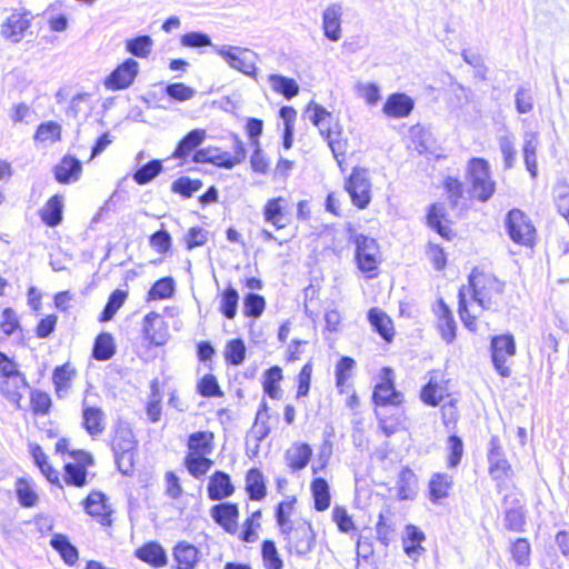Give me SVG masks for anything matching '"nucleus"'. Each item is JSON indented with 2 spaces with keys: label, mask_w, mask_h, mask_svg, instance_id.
Wrapping results in <instances>:
<instances>
[{
  "label": "nucleus",
  "mask_w": 569,
  "mask_h": 569,
  "mask_svg": "<svg viewBox=\"0 0 569 569\" xmlns=\"http://www.w3.org/2000/svg\"><path fill=\"white\" fill-rule=\"evenodd\" d=\"M234 491L231 479L223 471H216L208 483V496L211 500H222L230 497Z\"/></svg>",
  "instance_id": "5701e85b"
},
{
  "label": "nucleus",
  "mask_w": 569,
  "mask_h": 569,
  "mask_svg": "<svg viewBox=\"0 0 569 569\" xmlns=\"http://www.w3.org/2000/svg\"><path fill=\"white\" fill-rule=\"evenodd\" d=\"M346 190L355 206L360 209L366 208L371 200V183L367 170L361 168L353 169L346 182Z\"/></svg>",
  "instance_id": "1a4fd4ad"
},
{
  "label": "nucleus",
  "mask_w": 569,
  "mask_h": 569,
  "mask_svg": "<svg viewBox=\"0 0 569 569\" xmlns=\"http://www.w3.org/2000/svg\"><path fill=\"white\" fill-rule=\"evenodd\" d=\"M50 545L59 552L68 566H73L78 561V549L69 541L67 536L61 533L53 535Z\"/></svg>",
  "instance_id": "72a5a7b5"
},
{
  "label": "nucleus",
  "mask_w": 569,
  "mask_h": 569,
  "mask_svg": "<svg viewBox=\"0 0 569 569\" xmlns=\"http://www.w3.org/2000/svg\"><path fill=\"white\" fill-rule=\"evenodd\" d=\"M355 360L348 356L342 357L336 366V385L340 392H343V386L349 379L355 368Z\"/></svg>",
  "instance_id": "4d7b16f0"
},
{
  "label": "nucleus",
  "mask_w": 569,
  "mask_h": 569,
  "mask_svg": "<svg viewBox=\"0 0 569 569\" xmlns=\"http://www.w3.org/2000/svg\"><path fill=\"white\" fill-rule=\"evenodd\" d=\"M116 352L113 338L110 333H100L94 341L92 356L99 361L109 360Z\"/></svg>",
  "instance_id": "a19ab883"
},
{
  "label": "nucleus",
  "mask_w": 569,
  "mask_h": 569,
  "mask_svg": "<svg viewBox=\"0 0 569 569\" xmlns=\"http://www.w3.org/2000/svg\"><path fill=\"white\" fill-rule=\"evenodd\" d=\"M82 164L80 160L71 156H64L53 168L56 180L61 184H69L80 179Z\"/></svg>",
  "instance_id": "6ab92c4d"
},
{
  "label": "nucleus",
  "mask_w": 569,
  "mask_h": 569,
  "mask_svg": "<svg viewBox=\"0 0 569 569\" xmlns=\"http://www.w3.org/2000/svg\"><path fill=\"white\" fill-rule=\"evenodd\" d=\"M14 489L18 501L22 507L30 508L37 503L38 495L24 478H19L16 481Z\"/></svg>",
  "instance_id": "a18cd8bd"
},
{
  "label": "nucleus",
  "mask_w": 569,
  "mask_h": 569,
  "mask_svg": "<svg viewBox=\"0 0 569 569\" xmlns=\"http://www.w3.org/2000/svg\"><path fill=\"white\" fill-rule=\"evenodd\" d=\"M213 49L230 68L246 76L256 77L258 54L254 51L237 46H213Z\"/></svg>",
  "instance_id": "423d86ee"
},
{
  "label": "nucleus",
  "mask_w": 569,
  "mask_h": 569,
  "mask_svg": "<svg viewBox=\"0 0 569 569\" xmlns=\"http://www.w3.org/2000/svg\"><path fill=\"white\" fill-rule=\"evenodd\" d=\"M139 72V63L128 58L118 66L104 80L103 84L109 90H122L129 88Z\"/></svg>",
  "instance_id": "9b49d317"
},
{
  "label": "nucleus",
  "mask_w": 569,
  "mask_h": 569,
  "mask_svg": "<svg viewBox=\"0 0 569 569\" xmlns=\"http://www.w3.org/2000/svg\"><path fill=\"white\" fill-rule=\"evenodd\" d=\"M213 447V433L208 431H197L189 436V455L206 456L211 453Z\"/></svg>",
  "instance_id": "f704fd0d"
},
{
  "label": "nucleus",
  "mask_w": 569,
  "mask_h": 569,
  "mask_svg": "<svg viewBox=\"0 0 569 569\" xmlns=\"http://www.w3.org/2000/svg\"><path fill=\"white\" fill-rule=\"evenodd\" d=\"M445 218V208L442 204L433 203L430 206L427 220L428 224L435 229L441 237L449 239L451 230L442 223Z\"/></svg>",
  "instance_id": "37998d69"
},
{
  "label": "nucleus",
  "mask_w": 569,
  "mask_h": 569,
  "mask_svg": "<svg viewBox=\"0 0 569 569\" xmlns=\"http://www.w3.org/2000/svg\"><path fill=\"white\" fill-rule=\"evenodd\" d=\"M284 203L286 199L282 197L272 198L267 201L263 208L264 220L273 224L277 229H282L288 224V222L284 221Z\"/></svg>",
  "instance_id": "7c9ffc66"
},
{
  "label": "nucleus",
  "mask_w": 569,
  "mask_h": 569,
  "mask_svg": "<svg viewBox=\"0 0 569 569\" xmlns=\"http://www.w3.org/2000/svg\"><path fill=\"white\" fill-rule=\"evenodd\" d=\"M192 160L196 163H212L224 169H232L229 152L221 151L217 147H207L196 150Z\"/></svg>",
  "instance_id": "393cba45"
},
{
  "label": "nucleus",
  "mask_w": 569,
  "mask_h": 569,
  "mask_svg": "<svg viewBox=\"0 0 569 569\" xmlns=\"http://www.w3.org/2000/svg\"><path fill=\"white\" fill-rule=\"evenodd\" d=\"M305 116L318 128L319 133L325 139H329L333 136L332 126L335 123V117L326 108L311 101L305 110Z\"/></svg>",
  "instance_id": "ddd939ff"
},
{
  "label": "nucleus",
  "mask_w": 569,
  "mask_h": 569,
  "mask_svg": "<svg viewBox=\"0 0 569 569\" xmlns=\"http://www.w3.org/2000/svg\"><path fill=\"white\" fill-rule=\"evenodd\" d=\"M511 553L518 565H528L530 559V545L528 540L523 538L517 539L511 547Z\"/></svg>",
  "instance_id": "774afa93"
},
{
  "label": "nucleus",
  "mask_w": 569,
  "mask_h": 569,
  "mask_svg": "<svg viewBox=\"0 0 569 569\" xmlns=\"http://www.w3.org/2000/svg\"><path fill=\"white\" fill-rule=\"evenodd\" d=\"M137 558L153 566L163 567L167 565V553L158 542H148L136 551Z\"/></svg>",
  "instance_id": "2f4dec72"
},
{
  "label": "nucleus",
  "mask_w": 569,
  "mask_h": 569,
  "mask_svg": "<svg viewBox=\"0 0 569 569\" xmlns=\"http://www.w3.org/2000/svg\"><path fill=\"white\" fill-rule=\"evenodd\" d=\"M164 91L169 98L179 102L191 100L196 96V90L182 82L170 83Z\"/></svg>",
  "instance_id": "052dcab7"
},
{
  "label": "nucleus",
  "mask_w": 569,
  "mask_h": 569,
  "mask_svg": "<svg viewBox=\"0 0 569 569\" xmlns=\"http://www.w3.org/2000/svg\"><path fill=\"white\" fill-rule=\"evenodd\" d=\"M452 486V478L446 473H436L429 482L430 500L438 502L440 499L446 498Z\"/></svg>",
  "instance_id": "58836bf2"
},
{
  "label": "nucleus",
  "mask_w": 569,
  "mask_h": 569,
  "mask_svg": "<svg viewBox=\"0 0 569 569\" xmlns=\"http://www.w3.org/2000/svg\"><path fill=\"white\" fill-rule=\"evenodd\" d=\"M491 359L495 369L502 377H509L510 367L507 365L509 358L516 355V343L513 336L500 335L491 339Z\"/></svg>",
  "instance_id": "6e6552de"
},
{
  "label": "nucleus",
  "mask_w": 569,
  "mask_h": 569,
  "mask_svg": "<svg viewBox=\"0 0 569 569\" xmlns=\"http://www.w3.org/2000/svg\"><path fill=\"white\" fill-rule=\"evenodd\" d=\"M436 312L438 316V329L441 338L447 343H451L456 338L457 326L449 307L442 299L439 300Z\"/></svg>",
  "instance_id": "a878e982"
},
{
  "label": "nucleus",
  "mask_w": 569,
  "mask_h": 569,
  "mask_svg": "<svg viewBox=\"0 0 569 569\" xmlns=\"http://www.w3.org/2000/svg\"><path fill=\"white\" fill-rule=\"evenodd\" d=\"M516 109L519 113H528L533 109V97L530 89L519 87L515 94Z\"/></svg>",
  "instance_id": "338daca9"
},
{
  "label": "nucleus",
  "mask_w": 569,
  "mask_h": 569,
  "mask_svg": "<svg viewBox=\"0 0 569 569\" xmlns=\"http://www.w3.org/2000/svg\"><path fill=\"white\" fill-rule=\"evenodd\" d=\"M368 320L375 331H377L382 339L390 342L393 338V326L391 319L386 312L378 308H371L368 312Z\"/></svg>",
  "instance_id": "c756f323"
},
{
  "label": "nucleus",
  "mask_w": 569,
  "mask_h": 569,
  "mask_svg": "<svg viewBox=\"0 0 569 569\" xmlns=\"http://www.w3.org/2000/svg\"><path fill=\"white\" fill-rule=\"evenodd\" d=\"M489 473L496 481H505L512 475V469L505 456L488 459Z\"/></svg>",
  "instance_id": "09e8293b"
},
{
  "label": "nucleus",
  "mask_w": 569,
  "mask_h": 569,
  "mask_svg": "<svg viewBox=\"0 0 569 569\" xmlns=\"http://www.w3.org/2000/svg\"><path fill=\"white\" fill-rule=\"evenodd\" d=\"M111 447L119 471L123 475H130L134 466L137 440L128 422L123 420L116 422Z\"/></svg>",
  "instance_id": "f03ea898"
},
{
  "label": "nucleus",
  "mask_w": 569,
  "mask_h": 569,
  "mask_svg": "<svg viewBox=\"0 0 569 569\" xmlns=\"http://www.w3.org/2000/svg\"><path fill=\"white\" fill-rule=\"evenodd\" d=\"M86 511L96 517L97 520L106 526L111 523V510L106 503V497L101 492H91L84 500Z\"/></svg>",
  "instance_id": "b1692460"
},
{
  "label": "nucleus",
  "mask_w": 569,
  "mask_h": 569,
  "mask_svg": "<svg viewBox=\"0 0 569 569\" xmlns=\"http://www.w3.org/2000/svg\"><path fill=\"white\" fill-rule=\"evenodd\" d=\"M31 409L36 415H47L50 411L52 401L49 393L40 390H34L30 396Z\"/></svg>",
  "instance_id": "e2e57ef3"
},
{
  "label": "nucleus",
  "mask_w": 569,
  "mask_h": 569,
  "mask_svg": "<svg viewBox=\"0 0 569 569\" xmlns=\"http://www.w3.org/2000/svg\"><path fill=\"white\" fill-rule=\"evenodd\" d=\"M162 168L160 160H151L133 173V180L138 184H147L160 174Z\"/></svg>",
  "instance_id": "de8ad7c7"
},
{
  "label": "nucleus",
  "mask_w": 569,
  "mask_h": 569,
  "mask_svg": "<svg viewBox=\"0 0 569 569\" xmlns=\"http://www.w3.org/2000/svg\"><path fill=\"white\" fill-rule=\"evenodd\" d=\"M82 427L91 437L101 435L106 427V415L101 408L82 401Z\"/></svg>",
  "instance_id": "a211bd4d"
},
{
  "label": "nucleus",
  "mask_w": 569,
  "mask_h": 569,
  "mask_svg": "<svg viewBox=\"0 0 569 569\" xmlns=\"http://www.w3.org/2000/svg\"><path fill=\"white\" fill-rule=\"evenodd\" d=\"M30 27V19L26 13L13 12L1 24L0 33L7 40L17 43L21 41Z\"/></svg>",
  "instance_id": "2eb2a0df"
},
{
  "label": "nucleus",
  "mask_w": 569,
  "mask_h": 569,
  "mask_svg": "<svg viewBox=\"0 0 569 569\" xmlns=\"http://www.w3.org/2000/svg\"><path fill=\"white\" fill-rule=\"evenodd\" d=\"M64 481L68 485L83 487L87 483V470L83 466L68 462L64 466Z\"/></svg>",
  "instance_id": "5fc2aeb1"
},
{
  "label": "nucleus",
  "mask_w": 569,
  "mask_h": 569,
  "mask_svg": "<svg viewBox=\"0 0 569 569\" xmlns=\"http://www.w3.org/2000/svg\"><path fill=\"white\" fill-rule=\"evenodd\" d=\"M415 102L406 93H392L387 98L382 108L383 113L389 118H405L413 110Z\"/></svg>",
  "instance_id": "aec40b11"
},
{
  "label": "nucleus",
  "mask_w": 569,
  "mask_h": 569,
  "mask_svg": "<svg viewBox=\"0 0 569 569\" xmlns=\"http://www.w3.org/2000/svg\"><path fill=\"white\" fill-rule=\"evenodd\" d=\"M312 456V449L308 443L295 442L284 452V462L291 472L305 469Z\"/></svg>",
  "instance_id": "f3484780"
},
{
  "label": "nucleus",
  "mask_w": 569,
  "mask_h": 569,
  "mask_svg": "<svg viewBox=\"0 0 569 569\" xmlns=\"http://www.w3.org/2000/svg\"><path fill=\"white\" fill-rule=\"evenodd\" d=\"M224 357L226 360L233 366L241 365L246 357L244 342L241 339L229 341L226 347Z\"/></svg>",
  "instance_id": "13d9d810"
},
{
  "label": "nucleus",
  "mask_w": 569,
  "mask_h": 569,
  "mask_svg": "<svg viewBox=\"0 0 569 569\" xmlns=\"http://www.w3.org/2000/svg\"><path fill=\"white\" fill-rule=\"evenodd\" d=\"M356 261L362 272H371L379 264V246L373 238L363 234L355 237Z\"/></svg>",
  "instance_id": "9d476101"
},
{
  "label": "nucleus",
  "mask_w": 569,
  "mask_h": 569,
  "mask_svg": "<svg viewBox=\"0 0 569 569\" xmlns=\"http://www.w3.org/2000/svg\"><path fill=\"white\" fill-rule=\"evenodd\" d=\"M506 228L510 239L521 246H531L536 229L529 217L519 209H512L506 217Z\"/></svg>",
  "instance_id": "0eeeda50"
},
{
  "label": "nucleus",
  "mask_w": 569,
  "mask_h": 569,
  "mask_svg": "<svg viewBox=\"0 0 569 569\" xmlns=\"http://www.w3.org/2000/svg\"><path fill=\"white\" fill-rule=\"evenodd\" d=\"M61 127L54 121L41 123L34 134V139L40 142L53 143L60 140Z\"/></svg>",
  "instance_id": "603ef678"
},
{
  "label": "nucleus",
  "mask_w": 569,
  "mask_h": 569,
  "mask_svg": "<svg viewBox=\"0 0 569 569\" xmlns=\"http://www.w3.org/2000/svg\"><path fill=\"white\" fill-rule=\"evenodd\" d=\"M74 375V369L69 365L59 366L54 369L52 380L58 398L62 399L68 395Z\"/></svg>",
  "instance_id": "c9c22d12"
},
{
  "label": "nucleus",
  "mask_w": 569,
  "mask_h": 569,
  "mask_svg": "<svg viewBox=\"0 0 569 569\" xmlns=\"http://www.w3.org/2000/svg\"><path fill=\"white\" fill-rule=\"evenodd\" d=\"M343 8L340 3H330L322 12V30L325 37L338 42L342 38L341 18Z\"/></svg>",
  "instance_id": "f8f14e48"
},
{
  "label": "nucleus",
  "mask_w": 569,
  "mask_h": 569,
  "mask_svg": "<svg viewBox=\"0 0 569 569\" xmlns=\"http://www.w3.org/2000/svg\"><path fill=\"white\" fill-rule=\"evenodd\" d=\"M127 296H128L127 292L123 290H119V289L114 290L110 295L108 302H107L103 311L101 312L100 321H102V322L110 321L113 318V316L117 313V311L124 303Z\"/></svg>",
  "instance_id": "8fccbe9b"
},
{
  "label": "nucleus",
  "mask_w": 569,
  "mask_h": 569,
  "mask_svg": "<svg viewBox=\"0 0 569 569\" xmlns=\"http://www.w3.org/2000/svg\"><path fill=\"white\" fill-rule=\"evenodd\" d=\"M448 467L456 468L463 455V442L458 436H450L448 439Z\"/></svg>",
  "instance_id": "69168bd1"
},
{
  "label": "nucleus",
  "mask_w": 569,
  "mask_h": 569,
  "mask_svg": "<svg viewBox=\"0 0 569 569\" xmlns=\"http://www.w3.org/2000/svg\"><path fill=\"white\" fill-rule=\"evenodd\" d=\"M268 80L271 88L288 100L299 93V86L295 79L287 78L281 74H270Z\"/></svg>",
  "instance_id": "4c0bfd02"
},
{
  "label": "nucleus",
  "mask_w": 569,
  "mask_h": 569,
  "mask_svg": "<svg viewBox=\"0 0 569 569\" xmlns=\"http://www.w3.org/2000/svg\"><path fill=\"white\" fill-rule=\"evenodd\" d=\"M212 519L229 533L238 530L239 509L236 503L222 502L210 509Z\"/></svg>",
  "instance_id": "4468645a"
},
{
  "label": "nucleus",
  "mask_w": 569,
  "mask_h": 569,
  "mask_svg": "<svg viewBox=\"0 0 569 569\" xmlns=\"http://www.w3.org/2000/svg\"><path fill=\"white\" fill-rule=\"evenodd\" d=\"M420 398L426 405L436 407L445 398V388L435 381L433 378H430L422 388Z\"/></svg>",
  "instance_id": "49530a36"
},
{
  "label": "nucleus",
  "mask_w": 569,
  "mask_h": 569,
  "mask_svg": "<svg viewBox=\"0 0 569 569\" xmlns=\"http://www.w3.org/2000/svg\"><path fill=\"white\" fill-rule=\"evenodd\" d=\"M386 378L378 383L373 390V401L377 406L392 405L397 406L402 402V395L395 389L393 381L389 377L391 369L385 368Z\"/></svg>",
  "instance_id": "dca6fc26"
},
{
  "label": "nucleus",
  "mask_w": 569,
  "mask_h": 569,
  "mask_svg": "<svg viewBox=\"0 0 569 569\" xmlns=\"http://www.w3.org/2000/svg\"><path fill=\"white\" fill-rule=\"evenodd\" d=\"M207 138L204 129H193L189 131L178 143L172 157L184 160L193 150H196Z\"/></svg>",
  "instance_id": "bb28decb"
},
{
  "label": "nucleus",
  "mask_w": 569,
  "mask_h": 569,
  "mask_svg": "<svg viewBox=\"0 0 569 569\" xmlns=\"http://www.w3.org/2000/svg\"><path fill=\"white\" fill-rule=\"evenodd\" d=\"M264 298L257 293H248L243 301L244 315L247 317L258 318L264 310Z\"/></svg>",
  "instance_id": "0e129e2a"
},
{
  "label": "nucleus",
  "mask_w": 569,
  "mask_h": 569,
  "mask_svg": "<svg viewBox=\"0 0 569 569\" xmlns=\"http://www.w3.org/2000/svg\"><path fill=\"white\" fill-rule=\"evenodd\" d=\"M284 537V548L289 553L303 557L312 551L316 545V533L310 522L298 520L280 530Z\"/></svg>",
  "instance_id": "20e7f679"
},
{
  "label": "nucleus",
  "mask_w": 569,
  "mask_h": 569,
  "mask_svg": "<svg viewBox=\"0 0 569 569\" xmlns=\"http://www.w3.org/2000/svg\"><path fill=\"white\" fill-rule=\"evenodd\" d=\"M202 187L200 180H192L189 177H181L173 181L171 190L176 193L190 198L196 191Z\"/></svg>",
  "instance_id": "680f3d73"
},
{
  "label": "nucleus",
  "mask_w": 569,
  "mask_h": 569,
  "mask_svg": "<svg viewBox=\"0 0 569 569\" xmlns=\"http://www.w3.org/2000/svg\"><path fill=\"white\" fill-rule=\"evenodd\" d=\"M467 182L470 193L481 202H487L496 191V182L491 178L490 164L482 158H472L468 162Z\"/></svg>",
  "instance_id": "7ed1b4c3"
},
{
  "label": "nucleus",
  "mask_w": 569,
  "mask_h": 569,
  "mask_svg": "<svg viewBox=\"0 0 569 569\" xmlns=\"http://www.w3.org/2000/svg\"><path fill=\"white\" fill-rule=\"evenodd\" d=\"M425 540V533L416 526L408 525L405 529V537L402 540L403 550L407 556L415 561L423 551L421 542Z\"/></svg>",
  "instance_id": "c85d7f7f"
},
{
  "label": "nucleus",
  "mask_w": 569,
  "mask_h": 569,
  "mask_svg": "<svg viewBox=\"0 0 569 569\" xmlns=\"http://www.w3.org/2000/svg\"><path fill=\"white\" fill-rule=\"evenodd\" d=\"M311 491L315 500V508L325 511L330 506L329 485L323 478H316L311 482Z\"/></svg>",
  "instance_id": "ea45409f"
},
{
  "label": "nucleus",
  "mask_w": 569,
  "mask_h": 569,
  "mask_svg": "<svg viewBox=\"0 0 569 569\" xmlns=\"http://www.w3.org/2000/svg\"><path fill=\"white\" fill-rule=\"evenodd\" d=\"M28 386L26 376L18 365L0 351V390L11 401H19L20 390Z\"/></svg>",
  "instance_id": "39448f33"
},
{
  "label": "nucleus",
  "mask_w": 569,
  "mask_h": 569,
  "mask_svg": "<svg viewBox=\"0 0 569 569\" xmlns=\"http://www.w3.org/2000/svg\"><path fill=\"white\" fill-rule=\"evenodd\" d=\"M239 295L238 291L229 286L222 293L219 309L227 319H233L237 315Z\"/></svg>",
  "instance_id": "c03bdc74"
},
{
  "label": "nucleus",
  "mask_w": 569,
  "mask_h": 569,
  "mask_svg": "<svg viewBox=\"0 0 569 569\" xmlns=\"http://www.w3.org/2000/svg\"><path fill=\"white\" fill-rule=\"evenodd\" d=\"M184 465L190 472L196 478H199L208 472L210 469L212 461L204 456L198 455H188L184 459Z\"/></svg>",
  "instance_id": "3c124183"
},
{
  "label": "nucleus",
  "mask_w": 569,
  "mask_h": 569,
  "mask_svg": "<svg viewBox=\"0 0 569 569\" xmlns=\"http://www.w3.org/2000/svg\"><path fill=\"white\" fill-rule=\"evenodd\" d=\"M282 379V371L278 366L271 367L266 371L263 390L273 399L279 398V386L278 382Z\"/></svg>",
  "instance_id": "6e6d98bb"
},
{
  "label": "nucleus",
  "mask_w": 569,
  "mask_h": 569,
  "mask_svg": "<svg viewBox=\"0 0 569 569\" xmlns=\"http://www.w3.org/2000/svg\"><path fill=\"white\" fill-rule=\"evenodd\" d=\"M539 147V134L535 131L527 130L523 133V160L527 170L532 178L537 177V149Z\"/></svg>",
  "instance_id": "cd10ccee"
},
{
  "label": "nucleus",
  "mask_w": 569,
  "mask_h": 569,
  "mask_svg": "<svg viewBox=\"0 0 569 569\" xmlns=\"http://www.w3.org/2000/svg\"><path fill=\"white\" fill-rule=\"evenodd\" d=\"M174 291V282L172 278H162L154 282L149 290V298L153 300H162L170 298Z\"/></svg>",
  "instance_id": "bf43d9fd"
},
{
  "label": "nucleus",
  "mask_w": 569,
  "mask_h": 569,
  "mask_svg": "<svg viewBox=\"0 0 569 569\" xmlns=\"http://www.w3.org/2000/svg\"><path fill=\"white\" fill-rule=\"evenodd\" d=\"M246 490L252 500H261L266 497L263 475L259 469L252 468L247 472Z\"/></svg>",
  "instance_id": "e433bc0d"
},
{
  "label": "nucleus",
  "mask_w": 569,
  "mask_h": 569,
  "mask_svg": "<svg viewBox=\"0 0 569 569\" xmlns=\"http://www.w3.org/2000/svg\"><path fill=\"white\" fill-rule=\"evenodd\" d=\"M173 558L177 569H196L200 560V551L188 541H179L173 548Z\"/></svg>",
  "instance_id": "4be33fe9"
},
{
  "label": "nucleus",
  "mask_w": 569,
  "mask_h": 569,
  "mask_svg": "<svg viewBox=\"0 0 569 569\" xmlns=\"http://www.w3.org/2000/svg\"><path fill=\"white\" fill-rule=\"evenodd\" d=\"M503 282L495 276L473 270L469 277L468 292L472 296V302L468 305L466 288L459 290V315L463 325L475 331L476 319L480 311L496 309L503 293Z\"/></svg>",
  "instance_id": "f257e3e1"
},
{
  "label": "nucleus",
  "mask_w": 569,
  "mask_h": 569,
  "mask_svg": "<svg viewBox=\"0 0 569 569\" xmlns=\"http://www.w3.org/2000/svg\"><path fill=\"white\" fill-rule=\"evenodd\" d=\"M63 198L56 194L51 197L40 210L41 220L48 227H56L62 221Z\"/></svg>",
  "instance_id": "473e14b6"
},
{
  "label": "nucleus",
  "mask_w": 569,
  "mask_h": 569,
  "mask_svg": "<svg viewBox=\"0 0 569 569\" xmlns=\"http://www.w3.org/2000/svg\"><path fill=\"white\" fill-rule=\"evenodd\" d=\"M163 321L157 312H149L143 318L142 332L150 343L156 346L164 345L167 340V331L163 328Z\"/></svg>",
  "instance_id": "412c9836"
},
{
  "label": "nucleus",
  "mask_w": 569,
  "mask_h": 569,
  "mask_svg": "<svg viewBox=\"0 0 569 569\" xmlns=\"http://www.w3.org/2000/svg\"><path fill=\"white\" fill-rule=\"evenodd\" d=\"M263 565L266 569H281L283 561L279 557L277 547L273 541L264 540L261 548Z\"/></svg>",
  "instance_id": "864d4df0"
},
{
  "label": "nucleus",
  "mask_w": 569,
  "mask_h": 569,
  "mask_svg": "<svg viewBox=\"0 0 569 569\" xmlns=\"http://www.w3.org/2000/svg\"><path fill=\"white\" fill-rule=\"evenodd\" d=\"M153 47V40L150 36H139L132 39H128L126 41V50L137 57V58H147Z\"/></svg>",
  "instance_id": "79ce46f5"
}]
</instances>
